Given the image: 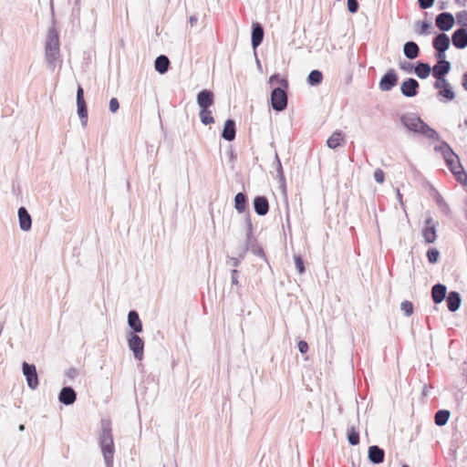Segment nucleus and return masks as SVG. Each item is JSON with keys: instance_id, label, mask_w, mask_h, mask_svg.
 I'll return each instance as SVG.
<instances>
[{"instance_id": "nucleus-16", "label": "nucleus", "mask_w": 467, "mask_h": 467, "mask_svg": "<svg viewBox=\"0 0 467 467\" xmlns=\"http://www.w3.org/2000/svg\"><path fill=\"white\" fill-rule=\"evenodd\" d=\"M128 326L130 330L127 333L139 334L143 330L142 321L136 310H130L128 313Z\"/></svg>"}, {"instance_id": "nucleus-52", "label": "nucleus", "mask_w": 467, "mask_h": 467, "mask_svg": "<svg viewBox=\"0 0 467 467\" xmlns=\"http://www.w3.org/2000/svg\"><path fill=\"white\" fill-rule=\"evenodd\" d=\"M119 109V102L117 98H111L109 103V109L111 113H116Z\"/></svg>"}, {"instance_id": "nucleus-7", "label": "nucleus", "mask_w": 467, "mask_h": 467, "mask_svg": "<svg viewBox=\"0 0 467 467\" xmlns=\"http://www.w3.org/2000/svg\"><path fill=\"white\" fill-rule=\"evenodd\" d=\"M401 125L408 130L413 133H419L420 126L424 123V120L416 113H404L400 118Z\"/></svg>"}, {"instance_id": "nucleus-43", "label": "nucleus", "mask_w": 467, "mask_h": 467, "mask_svg": "<svg viewBox=\"0 0 467 467\" xmlns=\"http://www.w3.org/2000/svg\"><path fill=\"white\" fill-rule=\"evenodd\" d=\"M456 21L460 29H467V11H460L456 14Z\"/></svg>"}, {"instance_id": "nucleus-51", "label": "nucleus", "mask_w": 467, "mask_h": 467, "mask_svg": "<svg viewBox=\"0 0 467 467\" xmlns=\"http://www.w3.org/2000/svg\"><path fill=\"white\" fill-rule=\"evenodd\" d=\"M434 57L437 60V63L441 64L443 62H449L446 59V50H441V49L435 50Z\"/></svg>"}, {"instance_id": "nucleus-30", "label": "nucleus", "mask_w": 467, "mask_h": 467, "mask_svg": "<svg viewBox=\"0 0 467 467\" xmlns=\"http://www.w3.org/2000/svg\"><path fill=\"white\" fill-rule=\"evenodd\" d=\"M170 59L166 55H160L154 61L155 70L160 74H165L170 68Z\"/></svg>"}, {"instance_id": "nucleus-57", "label": "nucleus", "mask_w": 467, "mask_h": 467, "mask_svg": "<svg viewBox=\"0 0 467 467\" xmlns=\"http://www.w3.org/2000/svg\"><path fill=\"white\" fill-rule=\"evenodd\" d=\"M254 240H256V239L254 236V232L253 231H250V232L246 231L245 241H244V245L248 246V245L252 244L253 243H254Z\"/></svg>"}, {"instance_id": "nucleus-2", "label": "nucleus", "mask_w": 467, "mask_h": 467, "mask_svg": "<svg viewBox=\"0 0 467 467\" xmlns=\"http://www.w3.org/2000/svg\"><path fill=\"white\" fill-rule=\"evenodd\" d=\"M54 0H50V8L52 12V26L48 28L46 43H45V56L48 67L53 70L56 67V63L60 57V41L59 32L56 28V20L54 18Z\"/></svg>"}, {"instance_id": "nucleus-14", "label": "nucleus", "mask_w": 467, "mask_h": 467, "mask_svg": "<svg viewBox=\"0 0 467 467\" xmlns=\"http://www.w3.org/2000/svg\"><path fill=\"white\" fill-rule=\"evenodd\" d=\"M265 36V29L261 23L253 22L251 30V45L254 50L261 46Z\"/></svg>"}, {"instance_id": "nucleus-22", "label": "nucleus", "mask_w": 467, "mask_h": 467, "mask_svg": "<svg viewBox=\"0 0 467 467\" xmlns=\"http://www.w3.org/2000/svg\"><path fill=\"white\" fill-rule=\"evenodd\" d=\"M451 43L457 49L467 47V29L457 28L451 35Z\"/></svg>"}, {"instance_id": "nucleus-59", "label": "nucleus", "mask_w": 467, "mask_h": 467, "mask_svg": "<svg viewBox=\"0 0 467 467\" xmlns=\"http://www.w3.org/2000/svg\"><path fill=\"white\" fill-rule=\"evenodd\" d=\"M78 370L75 368H70L66 372V376L70 379H74L78 376Z\"/></svg>"}, {"instance_id": "nucleus-13", "label": "nucleus", "mask_w": 467, "mask_h": 467, "mask_svg": "<svg viewBox=\"0 0 467 467\" xmlns=\"http://www.w3.org/2000/svg\"><path fill=\"white\" fill-rule=\"evenodd\" d=\"M436 26L442 32H447L451 29L455 24L454 16L450 12L440 13L435 19Z\"/></svg>"}, {"instance_id": "nucleus-39", "label": "nucleus", "mask_w": 467, "mask_h": 467, "mask_svg": "<svg viewBox=\"0 0 467 467\" xmlns=\"http://www.w3.org/2000/svg\"><path fill=\"white\" fill-rule=\"evenodd\" d=\"M459 169H457L456 171H454V172H452V174L454 175L456 181L462 184V185H467V172L466 171L464 170L463 166L462 165L461 162H459Z\"/></svg>"}, {"instance_id": "nucleus-11", "label": "nucleus", "mask_w": 467, "mask_h": 467, "mask_svg": "<svg viewBox=\"0 0 467 467\" xmlns=\"http://www.w3.org/2000/svg\"><path fill=\"white\" fill-rule=\"evenodd\" d=\"M420 83L413 78L404 79L400 85V92L404 97L413 98L419 94Z\"/></svg>"}, {"instance_id": "nucleus-50", "label": "nucleus", "mask_w": 467, "mask_h": 467, "mask_svg": "<svg viewBox=\"0 0 467 467\" xmlns=\"http://www.w3.org/2000/svg\"><path fill=\"white\" fill-rule=\"evenodd\" d=\"M348 10L351 14H356L358 11L359 4L357 0H348Z\"/></svg>"}, {"instance_id": "nucleus-1", "label": "nucleus", "mask_w": 467, "mask_h": 467, "mask_svg": "<svg viewBox=\"0 0 467 467\" xmlns=\"http://www.w3.org/2000/svg\"><path fill=\"white\" fill-rule=\"evenodd\" d=\"M269 85L277 84L273 88L270 95V103L274 110L277 112L284 111L287 108L289 89V82L286 78L282 77L279 73H274L268 79Z\"/></svg>"}, {"instance_id": "nucleus-33", "label": "nucleus", "mask_w": 467, "mask_h": 467, "mask_svg": "<svg viewBox=\"0 0 467 467\" xmlns=\"http://www.w3.org/2000/svg\"><path fill=\"white\" fill-rule=\"evenodd\" d=\"M323 73L319 69H313L306 78V83L311 87H317L323 81Z\"/></svg>"}, {"instance_id": "nucleus-35", "label": "nucleus", "mask_w": 467, "mask_h": 467, "mask_svg": "<svg viewBox=\"0 0 467 467\" xmlns=\"http://www.w3.org/2000/svg\"><path fill=\"white\" fill-rule=\"evenodd\" d=\"M450 416V410L445 409L439 410L436 411L434 415V423L439 427H442L447 424Z\"/></svg>"}, {"instance_id": "nucleus-44", "label": "nucleus", "mask_w": 467, "mask_h": 467, "mask_svg": "<svg viewBox=\"0 0 467 467\" xmlns=\"http://www.w3.org/2000/svg\"><path fill=\"white\" fill-rule=\"evenodd\" d=\"M295 267L298 274L303 275L306 272L305 262L301 254L294 255Z\"/></svg>"}, {"instance_id": "nucleus-18", "label": "nucleus", "mask_w": 467, "mask_h": 467, "mask_svg": "<svg viewBox=\"0 0 467 467\" xmlns=\"http://www.w3.org/2000/svg\"><path fill=\"white\" fill-rule=\"evenodd\" d=\"M253 207L257 215H266L269 212V202L267 197L265 195H256L253 200Z\"/></svg>"}, {"instance_id": "nucleus-56", "label": "nucleus", "mask_w": 467, "mask_h": 467, "mask_svg": "<svg viewBox=\"0 0 467 467\" xmlns=\"http://www.w3.org/2000/svg\"><path fill=\"white\" fill-rule=\"evenodd\" d=\"M249 251V247L248 246H245V245H243L241 246L237 252H236V256L238 258H240V260L242 261L243 259H244L247 252Z\"/></svg>"}, {"instance_id": "nucleus-45", "label": "nucleus", "mask_w": 467, "mask_h": 467, "mask_svg": "<svg viewBox=\"0 0 467 467\" xmlns=\"http://www.w3.org/2000/svg\"><path fill=\"white\" fill-rule=\"evenodd\" d=\"M400 309L405 317H410L413 314V304L409 300H404L400 304Z\"/></svg>"}, {"instance_id": "nucleus-48", "label": "nucleus", "mask_w": 467, "mask_h": 467, "mask_svg": "<svg viewBox=\"0 0 467 467\" xmlns=\"http://www.w3.org/2000/svg\"><path fill=\"white\" fill-rule=\"evenodd\" d=\"M239 275H240V271L237 270V269H232L231 270V283H232V285H234L236 287H241V285L239 283Z\"/></svg>"}, {"instance_id": "nucleus-46", "label": "nucleus", "mask_w": 467, "mask_h": 467, "mask_svg": "<svg viewBox=\"0 0 467 467\" xmlns=\"http://www.w3.org/2000/svg\"><path fill=\"white\" fill-rule=\"evenodd\" d=\"M435 78V82L433 83V88L435 89H439L449 84V81L446 78V76H432Z\"/></svg>"}, {"instance_id": "nucleus-25", "label": "nucleus", "mask_w": 467, "mask_h": 467, "mask_svg": "<svg viewBox=\"0 0 467 467\" xmlns=\"http://www.w3.org/2000/svg\"><path fill=\"white\" fill-rule=\"evenodd\" d=\"M403 54L408 59L412 60L420 56V50L418 44L410 40L403 45Z\"/></svg>"}, {"instance_id": "nucleus-58", "label": "nucleus", "mask_w": 467, "mask_h": 467, "mask_svg": "<svg viewBox=\"0 0 467 467\" xmlns=\"http://www.w3.org/2000/svg\"><path fill=\"white\" fill-rule=\"evenodd\" d=\"M244 223H245V228H246L247 232L253 231V223H252L251 214H250L249 211H247V213L244 216Z\"/></svg>"}, {"instance_id": "nucleus-21", "label": "nucleus", "mask_w": 467, "mask_h": 467, "mask_svg": "<svg viewBox=\"0 0 467 467\" xmlns=\"http://www.w3.org/2000/svg\"><path fill=\"white\" fill-rule=\"evenodd\" d=\"M447 308L450 312H456L462 305V296L458 291L451 290L448 293L446 298Z\"/></svg>"}, {"instance_id": "nucleus-53", "label": "nucleus", "mask_w": 467, "mask_h": 467, "mask_svg": "<svg viewBox=\"0 0 467 467\" xmlns=\"http://www.w3.org/2000/svg\"><path fill=\"white\" fill-rule=\"evenodd\" d=\"M417 3L420 9L426 10L434 5L435 0H417Z\"/></svg>"}, {"instance_id": "nucleus-5", "label": "nucleus", "mask_w": 467, "mask_h": 467, "mask_svg": "<svg viewBox=\"0 0 467 467\" xmlns=\"http://www.w3.org/2000/svg\"><path fill=\"white\" fill-rule=\"evenodd\" d=\"M129 349L133 353L136 360L141 361L144 358V340L135 333H126Z\"/></svg>"}, {"instance_id": "nucleus-28", "label": "nucleus", "mask_w": 467, "mask_h": 467, "mask_svg": "<svg viewBox=\"0 0 467 467\" xmlns=\"http://www.w3.org/2000/svg\"><path fill=\"white\" fill-rule=\"evenodd\" d=\"M431 67L427 62L417 61L414 68V73L420 79L427 78L431 73Z\"/></svg>"}, {"instance_id": "nucleus-47", "label": "nucleus", "mask_w": 467, "mask_h": 467, "mask_svg": "<svg viewBox=\"0 0 467 467\" xmlns=\"http://www.w3.org/2000/svg\"><path fill=\"white\" fill-rule=\"evenodd\" d=\"M241 260L237 256H226V265L234 267L233 269H237L241 265Z\"/></svg>"}, {"instance_id": "nucleus-32", "label": "nucleus", "mask_w": 467, "mask_h": 467, "mask_svg": "<svg viewBox=\"0 0 467 467\" xmlns=\"http://www.w3.org/2000/svg\"><path fill=\"white\" fill-rule=\"evenodd\" d=\"M275 164L276 166L275 169H276V172H277V176H276L277 181L279 182L280 188L285 192V188H286L285 177V173H284V170H283V166H282L280 158L276 151L275 153Z\"/></svg>"}, {"instance_id": "nucleus-54", "label": "nucleus", "mask_w": 467, "mask_h": 467, "mask_svg": "<svg viewBox=\"0 0 467 467\" xmlns=\"http://www.w3.org/2000/svg\"><path fill=\"white\" fill-rule=\"evenodd\" d=\"M374 180L378 182V183H383L384 181H385V173L384 171L378 168L375 170L374 171Z\"/></svg>"}, {"instance_id": "nucleus-49", "label": "nucleus", "mask_w": 467, "mask_h": 467, "mask_svg": "<svg viewBox=\"0 0 467 467\" xmlns=\"http://www.w3.org/2000/svg\"><path fill=\"white\" fill-rule=\"evenodd\" d=\"M399 67L401 70H403L407 73H412V72L414 73L415 66L410 62L400 61L399 63Z\"/></svg>"}, {"instance_id": "nucleus-23", "label": "nucleus", "mask_w": 467, "mask_h": 467, "mask_svg": "<svg viewBox=\"0 0 467 467\" xmlns=\"http://www.w3.org/2000/svg\"><path fill=\"white\" fill-rule=\"evenodd\" d=\"M447 295V286L441 283H437L431 287V298L435 305L443 302Z\"/></svg>"}, {"instance_id": "nucleus-10", "label": "nucleus", "mask_w": 467, "mask_h": 467, "mask_svg": "<svg viewBox=\"0 0 467 467\" xmlns=\"http://www.w3.org/2000/svg\"><path fill=\"white\" fill-rule=\"evenodd\" d=\"M421 234L426 244H433L437 239L436 223L432 217H428L424 221L421 229Z\"/></svg>"}, {"instance_id": "nucleus-38", "label": "nucleus", "mask_w": 467, "mask_h": 467, "mask_svg": "<svg viewBox=\"0 0 467 467\" xmlns=\"http://www.w3.org/2000/svg\"><path fill=\"white\" fill-rule=\"evenodd\" d=\"M347 439L350 445L356 446L360 442L359 431L356 429V427L351 426L348 428L347 431Z\"/></svg>"}, {"instance_id": "nucleus-12", "label": "nucleus", "mask_w": 467, "mask_h": 467, "mask_svg": "<svg viewBox=\"0 0 467 467\" xmlns=\"http://www.w3.org/2000/svg\"><path fill=\"white\" fill-rule=\"evenodd\" d=\"M215 96L213 90L203 88L197 93L196 103L199 109L211 108L214 105Z\"/></svg>"}, {"instance_id": "nucleus-31", "label": "nucleus", "mask_w": 467, "mask_h": 467, "mask_svg": "<svg viewBox=\"0 0 467 467\" xmlns=\"http://www.w3.org/2000/svg\"><path fill=\"white\" fill-rule=\"evenodd\" d=\"M437 95L440 101L444 102L452 101L456 97L455 91L450 83L443 88H439Z\"/></svg>"}, {"instance_id": "nucleus-19", "label": "nucleus", "mask_w": 467, "mask_h": 467, "mask_svg": "<svg viewBox=\"0 0 467 467\" xmlns=\"http://www.w3.org/2000/svg\"><path fill=\"white\" fill-rule=\"evenodd\" d=\"M236 137V123L234 119H227L224 121L223 128L221 133V138L231 142Z\"/></svg>"}, {"instance_id": "nucleus-36", "label": "nucleus", "mask_w": 467, "mask_h": 467, "mask_svg": "<svg viewBox=\"0 0 467 467\" xmlns=\"http://www.w3.org/2000/svg\"><path fill=\"white\" fill-rule=\"evenodd\" d=\"M432 199L441 213H443L445 215H449L451 213L450 206L439 192H435V196H433Z\"/></svg>"}, {"instance_id": "nucleus-17", "label": "nucleus", "mask_w": 467, "mask_h": 467, "mask_svg": "<svg viewBox=\"0 0 467 467\" xmlns=\"http://www.w3.org/2000/svg\"><path fill=\"white\" fill-rule=\"evenodd\" d=\"M385 451L379 445H371L368 449V459L374 465L380 464L385 460Z\"/></svg>"}, {"instance_id": "nucleus-20", "label": "nucleus", "mask_w": 467, "mask_h": 467, "mask_svg": "<svg viewBox=\"0 0 467 467\" xmlns=\"http://www.w3.org/2000/svg\"><path fill=\"white\" fill-rule=\"evenodd\" d=\"M19 227L24 232H28L32 227V217L25 206H21L17 211Z\"/></svg>"}, {"instance_id": "nucleus-34", "label": "nucleus", "mask_w": 467, "mask_h": 467, "mask_svg": "<svg viewBox=\"0 0 467 467\" xmlns=\"http://www.w3.org/2000/svg\"><path fill=\"white\" fill-rule=\"evenodd\" d=\"M451 69V62L436 63L431 67L432 76H447Z\"/></svg>"}, {"instance_id": "nucleus-3", "label": "nucleus", "mask_w": 467, "mask_h": 467, "mask_svg": "<svg viewBox=\"0 0 467 467\" xmlns=\"http://www.w3.org/2000/svg\"><path fill=\"white\" fill-rule=\"evenodd\" d=\"M99 443L106 467H113L115 446L113 442L111 424L109 420H101V431L99 436Z\"/></svg>"}, {"instance_id": "nucleus-63", "label": "nucleus", "mask_w": 467, "mask_h": 467, "mask_svg": "<svg viewBox=\"0 0 467 467\" xmlns=\"http://www.w3.org/2000/svg\"><path fill=\"white\" fill-rule=\"evenodd\" d=\"M396 192H397V199H398L399 202L400 203V205L403 206L402 194L400 193V189H397Z\"/></svg>"}, {"instance_id": "nucleus-27", "label": "nucleus", "mask_w": 467, "mask_h": 467, "mask_svg": "<svg viewBox=\"0 0 467 467\" xmlns=\"http://www.w3.org/2000/svg\"><path fill=\"white\" fill-rule=\"evenodd\" d=\"M421 136H424L428 138L429 140H431L433 141H441V136L439 132L431 128L428 123L424 121L421 126H420V131L419 133Z\"/></svg>"}, {"instance_id": "nucleus-55", "label": "nucleus", "mask_w": 467, "mask_h": 467, "mask_svg": "<svg viewBox=\"0 0 467 467\" xmlns=\"http://www.w3.org/2000/svg\"><path fill=\"white\" fill-rule=\"evenodd\" d=\"M297 348L301 354H306L309 349L308 344L306 340H299L297 343Z\"/></svg>"}, {"instance_id": "nucleus-64", "label": "nucleus", "mask_w": 467, "mask_h": 467, "mask_svg": "<svg viewBox=\"0 0 467 467\" xmlns=\"http://www.w3.org/2000/svg\"><path fill=\"white\" fill-rule=\"evenodd\" d=\"M455 3L461 6H465L467 4V0H454Z\"/></svg>"}, {"instance_id": "nucleus-40", "label": "nucleus", "mask_w": 467, "mask_h": 467, "mask_svg": "<svg viewBox=\"0 0 467 467\" xmlns=\"http://www.w3.org/2000/svg\"><path fill=\"white\" fill-rule=\"evenodd\" d=\"M248 247H249V251H251V253L253 254L263 258L265 261H267L265 253L263 247L258 244L257 240H254V243L248 245Z\"/></svg>"}, {"instance_id": "nucleus-37", "label": "nucleus", "mask_w": 467, "mask_h": 467, "mask_svg": "<svg viewBox=\"0 0 467 467\" xmlns=\"http://www.w3.org/2000/svg\"><path fill=\"white\" fill-rule=\"evenodd\" d=\"M199 117L201 122L205 126L213 124L215 121L211 108L200 109Z\"/></svg>"}, {"instance_id": "nucleus-60", "label": "nucleus", "mask_w": 467, "mask_h": 467, "mask_svg": "<svg viewBox=\"0 0 467 467\" xmlns=\"http://www.w3.org/2000/svg\"><path fill=\"white\" fill-rule=\"evenodd\" d=\"M462 86L467 91V70L462 76Z\"/></svg>"}, {"instance_id": "nucleus-24", "label": "nucleus", "mask_w": 467, "mask_h": 467, "mask_svg": "<svg viewBox=\"0 0 467 467\" xmlns=\"http://www.w3.org/2000/svg\"><path fill=\"white\" fill-rule=\"evenodd\" d=\"M451 46V38L445 33H441L432 38V47L435 50H448Z\"/></svg>"}, {"instance_id": "nucleus-42", "label": "nucleus", "mask_w": 467, "mask_h": 467, "mask_svg": "<svg viewBox=\"0 0 467 467\" xmlns=\"http://www.w3.org/2000/svg\"><path fill=\"white\" fill-rule=\"evenodd\" d=\"M426 256L430 264H436L440 258V251L435 247H430Z\"/></svg>"}, {"instance_id": "nucleus-9", "label": "nucleus", "mask_w": 467, "mask_h": 467, "mask_svg": "<svg viewBox=\"0 0 467 467\" xmlns=\"http://www.w3.org/2000/svg\"><path fill=\"white\" fill-rule=\"evenodd\" d=\"M22 371L24 376L26 377L28 387L31 389H36L39 385L36 365L24 361L22 363Z\"/></svg>"}, {"instance_id": "nucleus-4", "label": "nucleus", "mask_w": 467, "mask_h": 467, "mask_svg": "<svg viewBox=\"0 0 467 467\" xmlns=\"http://www.w3.org/2000/svg\"><path fill=\"white\" fill-rule=\"evenodd\" d=\"M433 150L435 152H440L441 154L445 165L451 173L459 169V162H461L460 157L455 153L447 141L441 140L440 144L434 146Z\"/></svg>"}, {"instance_id": "nucleus-29", "label": "nucleus", "mask_w": 467, "mask_h": 467, "mask_svg": "<svg viewBox=\"0 0 467 467\" xmlns=\"http://www.w3.org/2000/svg\"><path fill=\"white\" fill-rule=\"evenodd\" d=\"M234 208L239 213H245L248 209V197L244 192H238L234 196Z\"/></svg>"}, {"instance_id": "nucleus-15", "label": "nucleus", "mask_w": 467, "mask_h": 467, "mask_svg": "<svg viewBox=\"0 0 467 467\" xmlns=\"http://www.w3.org/2000/svg\"><path fill=\"white\" fill-rule=\"evenodd\" d=\"M57 398L61 404L70 406L73 405L77 400V392L72 387L65 386L60 389Z\"/></svg>"}, {"instance_id": "nucleus-26", "label": "nucleus", "mask_w": 467, "mask_h": 467, "mask_svg": "<svg viewBox=\"0 0 467 467\" xmlns=\"http://www.w3.org/2000/svg\"><path fill=\"white\" fill-rule=\"evenodd\" d=\"M345 133L340 130H335L327 140V145L329 149L335 150L345 142Z\"/></svg>"}, {"instance_id": "nucleus-41", "label": "nucleus", "mask_w": 467, "mask_h": 467, "mask_svg": "<svg viewBox=\"0 0 467 467\" xmlns=\"http://www.w3.org/2000/svg\"><path fill=\"white\" fill-rule=\"evenodd\" d=\"M417 25L419 26V27L417 29V33L419 35L426 36L431 33V23L430 21H428V20L418 21Z\"/></svg>"}, {"instance_id": "nucleus-61", "label": "nucleus", "mask_w": 467, "mask_h": 467, "mask_svg": "<svg viewBox=\"0 0 467 467\" xmlns=\"http://www.w3.org/2000/svg\"><path fill=\"white\" fill-rule=\"evenodd\" d=\"M198 22V17L196 16H191L189 18V23L192 26H194Z\"/></svg>"}, {"instance_id": "nucleus-6", "label": "nucleus", "mask_w": 467, "mask_h": 467, "mask_svg": "<svg viewBox=\"0 0 467 467\" xmlns=\"http://www.w3.org/2000/svg\"><path fill=\"white\" fill-rule=\"evenodd\" d=\"M77 113L80 119L81 126L85 128L88 124V106L85 100L84 89L80 84L78 85L77 88Z\"/></svg>"}, {"instance_id": "nucleus-8", "label": "nucleus", "mask_w": 467, "mask_h": 467, "mask_svg": "<svg viewBox=\"0 0 467 467\" xmlns=\"http://www.w3.org/2000/svg\"><path fill=\"white\" fill-rule=\"evenodd\" d=\"M399 83V75L394 68H389L380 78L379 88L381 91H390Z\"/></svg>"}, {"instance_id": "nucleus-62", "label": "nucleus", "mask_w": 467, "mask_h": 467, "mask_svg": "<svg viewBox=\"0 0 467 467\" xmlns=\"http://www.w3.org/2000/svg\"><path fill=\"white\" fill-rule=\"evenodd\" d=\"M428 185L430 190V195L431 197L435 196V192H438V190L431 183H428Z\"/></svg>"}]
</instances>
